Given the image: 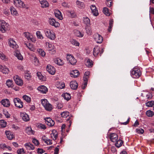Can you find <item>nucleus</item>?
Wrapping results in <instances>:
<instances>
[{
	"instance_id": "f257e3e1",
	"label": "nucleus",
	"mask_w": 154,
	"mask_h": 154,
	"mask_svg": "<svg viewBox=\"0 0 154 154\" xmlns=\"http://www.w3.org/2000/svg\"><path fill=\"white\" fill-rule=\"evenodd\" d=\"M9 29V25L8 23L4 20H0V30L2 32H5Z\"/></svg>"
},
{
	"instance_id": "f03ea898",
	"label": "nucleus",
	"mask_w": 154,
	"mask_h": 154,
	"mask_svg": "<svg viewBox=\"0 0 154 154\" xmlns=\"http://www.w3.org/2000/svg\"><path fill=\"white\" fill-rule=\"evenodd\" d=\"M131 75L133 78H138L141 75L140 69L137 67H135L131 71Z\"/></svg>"
},
{
	"instance_id": "7ed1b4c3",
	"label": "nucleus",
	"mask_w": 154,
	"mask_h": 154,
	"mask_svg": "<svg viewBox=\"0 0 154 154\" xmlns=\"http://www.w3.org/2000/svg\"><path fill=\"white\" fill-rule=\"evenodd\" d=\"M41 103L46 110L51 111L53 109L52 106L48 102L47 99L42 100Z\"/></svg>"
},
{
	"instance_id": "20e7f679",
	"label": "nucleus",
	"mask_w": 154,
	"mask_h": 154,
	"mask_svg": "<svg viewBox=\"0 0 154 154\" xmlns=\"http://www.w3.org/2000/svg\"><path fill=\"white\" fill-rule=\"evenodd\" d=\"M44 31L46 36L51 40H54L55 38V35L53 31L50 29H46Z\"/></svg>"
},
{
	"instance_id": "39448f33",
	"label": "nucleus",
	"mask_w": 154,
	"mask_h": 154,
	"mask_svg": "<svg viewBox=\"0 0 154 154\" xmlns=\"http://www.w3.org/2000/svg\"><path fill=\"white\" fill-rule=\"evenodd\" d=\"M66 58L68 63L72 65H75L77 62L76 59L71 54H67Z\"/></svg>"
},
{
	"instance_id": "423d86ee",
	"label": "nucleus",
	"mask_w": 154,
	"mask_h": 154,
	"mask_svg": "<svg viewBox=\"0 0 154 154\" xmlns=\"http://www.w3.org/2000/svg\"><path fill=\"white\" fill-rule=\"evenodd\" d=\"M14 3L17 7L18 8H25V5L21 0H13Z\"/></svg>"
},
{
	"instance_id": "0eeeda50",
	"label": "nucleus",
	"mask_w": 154,
	"mask_h": 154,
	"mask_svg": "<svg viewBox=\"0 0 154 154\" xmlns=\"http://www.w3.org/2000/svg\"><path fill=\"white\" fill-rule=\"evenodd\" d=\"M14 102L16 106L21 108L23 107V103L19 98H15L14 99Z\"/></svg>"
},
{
	"instance_id": "6e6552de",
	"label": "nucleus",
	"mask_w": 154,
	"mask_h": 154,
	"mask_svg": "<svg viewBox=\"0 0 154 154\" xmlns=\"http://www.w3.org/2000/svg\"><path fill=\"white\" fill-rule=\"evenodd\" d=\"M93 38L97 43H101L103 41L102 36L98 33L95 34L93 35Z\"/></svg>"
},
{
	"instance_id": "1a4fd4ad",
	"label": "nucleus",
	"mask_w": 154,
	"mask_h": 154,
	"mask_svg": "<svg viewBox=\"0 0 154 154\" xmlns=\"http://www.w3.org/2000/svg\"><path fill=\"white\" fill-rule=\"evenodd\" d=\"M8 40V44L11 48L14 49H17L18 48L17 45L13 39L10 38Z\"/></svg>"
},
{
	"instance_id": "9d476101",
	"label": "nucleus",
	"mask_w": 154,
	"mask_h": 154,
	"mask_svg": "<svg viewBox=\"0 0 154 154\" xmlns=\"http://www.w3.org/2000/svg\"><path fill=\"white\" fill-rule=\"evenodd\" d=\"M45 120V123L50 127L53 126L55 124L54 121L50 118H46Z\"/></svg>"
},
{
	"instance_id": "9b49d317",
	"label": "nucleus",
	"mask_w": 154,
	"mask_h": 154,
	"mask_svg": "<svg viewBox=\"0 0 154 154\" xmlns=\"http://www.w3.org/2000/svg\"><path fill=\"white\" fill-rule=\"evenodd\" d=\"M46 69L48 72L51 75L54 74L55 72V68L50 65H48L47 66Z\"/></svg>"
},
{
	"instance_id": "f8f14e48",
	"label": "nucleus",
	"mask_w": 154,
	"mask_h": 154,
	"mask_svg": "<svg viewBox=\"0 0 154 154\" xmlns=\"http://www.w3.org/2000/svg\"><path fill=\"white\" fill-rule=\"evenodd\" d=\"M109 137L110 140L113 142L116 141L118 138L117 135L114 133H112L109 136Z\"/></svg>"
},
{
	"instance_id": "ddd939ff",
	"label": "nucleus",
	"mask_w": 154,
	"mask_h": 154,
	"mask_svg": "<svg viewBox=\"0 0 154 154\" xmlns=\"http://www.w3.org/2000/svg\"><path fill=\"white\" fill-rule=\"evenodd\" d=\"M14 79L15 83L18 85L21 86L23 84V80L18 75L14 76Z\"/></svg>"
},
{
	"instance_id": "4468645a",
	"label": "nucleus",
	"mask_w": 154,
	"mask_h": 154,
	"mask_svg": "<svg viewBox=\"0 0 154 154\" xmlns=\"http://www.w3.org/2000/svg\"><path fill=\"white\" fill-rule=\"evenodd\" d=\"M49 22L50 24L55 27H58L60 26L59 23L53 18L49 19Z\"/></svg>"
},
{
	"instance_id": "2eb2a0df",
	"label": "nucleus",
	"mask_w": 154,
	"mask_h": 154,
	"mask_svg": "<svg viewBox=\"0 0 154 154\" xmlns=\"http://www.w3.org/2000/svg\"><path fill=\"white\" fill-rule=\"evenodd\" d=\"M37 89L41 93L43 94H46L48 91V88L46 87L44 85H42L38 87L37 88Z\"/></svg>"
},
{
	"instance_id": "dca6fc26",
	"label": "nucleus",
	"mask_w": 154,
	"mask_h": 154,
	"mask_svg": "<svg viewBox=\"0 0 154 154\" xmlns=\"http://www.w3.org/2000/svg\"><path fill=\"white\" fill-rule=\"evenodd\" d=\"M24 45L28 48L30 51H34L35 49L33 45L30 43L28 42H24Z\"/></svg>"
},
{
	"instance_id": "f3484780",
	"label": "nucleus",
	"mask_w": 154,
	"mask_h": 154,
	"mask_svg": "<svg viewBox=\"0 0 154 154\" xmlns=\"http://www.w3.org/2000/svg\"><path fill=\"white\" fill-rule=\"evenodd\" d=\"M20 116L23 120L24 121L27 122L29 120V116L25 113H20Z\"/></svg>"
},
{
	"instance_id": "a211bd4d",
	"label": "nucleus",
	"mask_w": 154,
	"mask_h": 154,
	"mask_svg": "<svg viewBox=\"0 0 154 154\" xmlns=\"http://www.w3.org/2000/svg\"><path fill=\"white\" fill-rule=\"evenodd\" d=\"M91 9L93 15L96 16L98 14V12L97 10L95 5H92L91 6Z\"/></svg>"
},
{
	"instance_id": "6ab92c4d",
	"label": "nucleus",
	"mask_w": 154,
	"mask_h": 154,
	"mask_svg": "<svg viewBox=\"0 0 154 154\" xmlns=\"http://www.w3.org/2000/svg\"><path fill=\"white\" fill-rule=\"evenodd\" d=\"M70 86L72 89L76 90L78 87V84L76 81H72L70 82Z\"/></svg>"
},
{
	"instance_id": "aec40b11",
	"label": "nucleus",
	"mask_w": 154,
	"mask_h": 154,
	"mask_svg": "<svg viewBox=\"0 0 154 154\" xmlns=\"http://www.w3.org/2000/svg\"><path fill=\"white\" fill-rule=\"evenodd\" d=\"M1 103L4 106L8 107L10 106V103L8 100L5 99L1 101Z\"/></svg>"
},
{
	"instance_id": "412c9836",
	"label": "nucleus",
	"mask_w": 154,
	"mask_h": 154,
	"mask_svg": "<svg viewBox=\"0 0 154 154\" xmlns=\"http://www.w3.org/2000/svg\"><path fill=\"white\" fill-rule=\"evenodd\" d=\"M79 74V71L77 70H75L72 71L70 73V75L72 77L76 78L77 77Z\"/></svg>"
},
{
	"instance_id": "4be33fe9",
	"label": "nucleus",
	"mask_w": 154,
	"mask_h": 154,
	"mask_svg": "<svg viewBox=\"0 0 154 154\" xmlns=\"http://www.w3.org/2000/svg\"><path fill=\"white\" fill-rule=\"evenodd\" d=\"M85 65L88 67H91L93 66V62L91 60L87 58L85 59Z\"/></svg>"
},
{
	"instance_id": "5701e85b",
	"label": "nucleus",
	"mask_w": 154,
	"mask_h": 154,
	"mask_svg": "<svg viewBox=\"0 0 154 154\" xmlns=\"http://www.w3.org/2000/svg\"><path fill=\"white\" fill-rule=\"evenodd\" d=\"M39 2L42 8H47L49 5L48 3L46 0H40Z\"/></svg>"
},
{
	"instance_id": "b1692460",
	"label": "nucleus",
	"mask_w": 154,
	"mask_h": 154,
	"mask_svg": "<svg viewBox=\"0 0 154 154\" xmlns=\"http://www.w3.org/2000/svg\"><path fill=\"white\" fill-rule=\"evenodd\" d=\"M54 14L55 17L60 20H62L63 19V17L61 14V13L60 11L58 10H56L54 11Z\"/></svg>"
},
{
	"instance_id": "393cba45",
	"label": "nucleus",
	"mask_w": 154,
	"mask_h": 154,
	"mask_svg": "<svg viewBox=\"0 0 154 154\" xmlns=\"http://www.w3.org/2000/svg\"><path fill=\"white\" fill-rule=\"evenodd\" d=\"M0 71L3 73L8 74L9 72L8 69L6 68L5 66H2L0 65Z\"/></svg>"
},
{
	"instance_id": "a878e982",
	"label": "nucleus",
	"mask_w": 154,
	"mask_h": 154,
	"mask_svg": "<svg viewBox=\"0 0 154 154\" xmlns=\"http://www.w3.org/2000/svg\"><path fill=\"white\" fill-rule=\"evenodd\" d=\"M93 55L95 57H97L100 52V47L98 46L95 47L93 49Z\"/></svg>"
},
{
	"instance_id": "bb28decb",
	"label": "nucleus",
	"mask_w": 154,
	"mask_h": 154,
	"mask_svg": "<svg viewBox=\"0 0 154 154\" xmlns=\"http://www.w3.org/2000/svg\"><path fill=\"white\" fill-rule=\"evenodd\" d=\"M42 140L48 145H50L52 144V140L46 138L45 136L42 137Z\"/></svg>"
},
{
	"instance_id": "cd10ccee",
	"label": "nucleus",
	"mask_w": 154,
	"mask_h": 154,
	"mask_svg": "<svg viewBox=\"0 0 154 154\" xmlns=\"http://www.w3.org/2000/svg\"><path fill=\"white\" fill-rule=\"evenodd\" d=\"M52 132V133L51 134V137L53 140H55L57 137V133L55 130H53Z\"/></svg>"
},
{
	"instance_id": "c85d7f7f",
	"label": "nucleus",
	"mask_w": 154,
	"mask_h": 154,
	"mask_svg": "<svg viewBox=\"0 0 154 154\" xmlns=\"http://www.w3.org/2000/svg\"><path fill=\"white\" fill-rule=\"evenodd\" d=\"M26 132L28 134H34L35 131L32 130L31 127H28L26 128Z\"/></svg>"
},
{
	"instance_id": "c756f323",
	"label": "nucleus",
	"mask_w": 154,
	"mask_h": 154,
	"mask_svg": "<svg viewBox=\"0 0 154 154\" xmlns=\"http://www.w3.org/2000/svg\"><path fill=\"white\" fill-rule=\"evenodd\" d=\"M56 86L57 88L61 89L64 88L65 85L63 82H57Z\"/></svg>"
},
{
	"instance_id": "7c9ffc66",
	"label": "nucleus",
	"mask_w": 154,
	"mask_h": 154,
	"mask_svg": "<svg viewBox=\"0 0 154 154\" xmlns=\"http://www.w3.org/2000/svg\"><path fill=\"white\" fill-rule=\"evenodd\" d=\"M54 62L55 63L60 66L64 64L63 61L61 59L58 58L54 59Z\"/></svg>"
},
{
	"instance_id": "2f4dec72",
	"label": "nucleus",
	"mask_w": 154,
	"mask_h": 154,
	"mask_svg": "<svg viewBox=\"0 0 154 154\" xmlns=\"http://www.w3.org/2000/svg\"><path fill=\"white\" fill-rule=\"evenodd\" d=\"M5 133L7 137L9 140H11L14 137V136L11 134L10 131H6Z\"/></svg>"
},
{
	"instance_id": "473e14b6",
	"label": "nucleus",
	"mask_w": 154,
	"mask_h": 154,
	"mask_svg": "<svg viewBox=\"0 0 154 154\" xmlns=\"http://www.w3.org/2000/svg\"><path fill=\"white\" fill-rule=\"evenodd\" d=\"M62 96L64 99L67 101L69 100L71 98L70 94L67 93L63 94Z\"/></svg>"
},
{
	"instance_id": "72a5a7b5",
	"label": "nucleus",
	"mask_w": 154,
	"mask_h": 154,
	"mask_svg": "<svg viewBox=\"0 0 154 154\" xmlns=\"http://www.w3.org/2000/svg\"><path fill=\"white\" fill-rule=\"evenodd\" d=\"M26 148L28 150H33L34 149L35 147L34 146L30 143H26L25 144Z\"/></svg>"
},
{
	"instance_id": "f704fd0d",
	"label": "nucleus",
	"mask_w": 154,
	"mask_h": 154,
	"mask_svg": "<svg viewBox=\"0 0 154 154\" xmlns=\"http://www.w3.org/2000/svg\"><path fill=\"white\" fill-rule=\"evenodd\" d=\"M10 10L11 11V14L12 15L16 16L18 15V14L17 11L13 7H11Z\"/></svg>"
},
{
	"instance_id": "c9c22d12",
	"label": "nucleus",
	"mask_w": 154,
	"mask_h": 154,
	"mask_svg": "<svg viewBox=\"0 0 154 154\" xmlns=\"http://www.w3.org/2000/svg\"><path fill=\"white\" fill-rule=\"evenodd\" d=\"M14 55L17 58V59L19 60H22L23 59V56L21 55L19 51H16L15 52Z\"/></svg>"
},
{
	"instance_id": "e433bc0d",
	"label": "nucleus",
	"mask_w": 154,
	"mask_h": 154,
	"mask_svg": "<svg viewBox=\"0 0 154 154\" xmlns=\"http://www.w3.org/2000/svg\"><path fill=\"white\" fill-rule=\"evenodd\" d=\"M74 33L75 35L79 37H82L84 35L83 33H82L80 31L77 30H75L74 31Z\"/></svg>"
},
{
	"instance_id": "4c0bfd02",
	"label": "nucleus",
	"mask_w": 154,
	"mask_h": 154,
	"mask_svg": "<svg viewBox=\"0 0 154 154\" xmlns=\"http://www.w3.org/2000/svg\"><path fill=\"white\" fill-rule=\"evenodd\" d=\"M84 23L87 26L90 25V19L88 17H84L83 19Z\"/></svg>"
},
{
	"instance_id": "58836bf2",
	"label": "nucleus",
	"mask_w": 154,
	"mask_h": 154,
	"mask_svg": "<svg viewBox=\"0 0 154 154\" xmlns=\"http://www.w3.org/2000/svg\"><path fill=\"white\" fill-rule=\"evenodd\" d=\"M46 47L47 48V50L49 51H51L54 48V46L51 44L49 43L48 42H46Z\"/></svg>"
},
{
	"instance_id": "ea45409f",
	"label": "nucleus",
	"mask_w": 154,
	"mask_h": 154,
	"mask_svg": "<svg viewBox=\"0 0 154 154\" xmlns=\"http://www.w3.org/2000/svg\"><path fill=\"white\" fill-rule=\"evenodd\" d=\"M76 4L79 8H84V5L83 2H80L79 0L76 1Z\"/></svg>"
},
{
	"instance_id": "a19ab883",
	"label": "nucleus",
	"mask_w": 154,
	"mask_h": 154,
	"mask_svg": "<svg viewBox=\"0 0 154 154\" xmlns=\"http://www.w3.org/2000/svg\"><path fill=\"white\" fill-rule=\"evenodd\" d=\"M103 12L107 16H109L110 15L109 10L106 7H104L103 8Z\"/></svg>"
},
{
	"instance_id": "79ce46f5",
	"label": "nucleus",
	"mask_w": 154,
	"mask_h": 154,
	"mask_svg": "<svg viewBox=\"0 0 154 154\" xmlns=\"http://www.w3.org/2000/svg\"><path fill=\"white\" fill-rule=\"evenodd\" d=\"M116 143L115 144L116 146L118 148H119L122 146L123 142L121 140H119L116 141Z\"/></svg>"
},
{
	"instance_id": "37998d69",
	"label": "nucleus",
	"mask_w": 154,
	"mask_h": 154,
	"mask_svg": "<svg viewBox=\"0 0 154 154\" xmlns=\"http://www.w3.org/2000/svg\"><path fill=\"white\" fill-rule=\"evenodd\" d=\"M7 125V123L4 120H0V128H5Z\"/></svg>"
},
{
	"instance_id": "c03bdc74",
	"label": "nucleus",
	"mask_w": 154,
	"mask_h": 154,
	"mask_svg": "<svg viewBox=\"0 0 154 154\" xmlns=\"http://www.w3.org/2000/svg\"><path fill=\"white\" fill-rule=\"evenodd\" d=\"M147 116L149 117H152L154 115V112L150 110L147 111L146 112Z\"/></svg>"
},
{
	"instance_id": "a18cd8bd",
	"label": "nucleus",
	"mask_w": 154,
	"mask_h": 154,
	"mask_svg": "<svg viewBox=\"0 0 154 154\" xmlns=\"http://www.w3.org/2000/svg\"><path fill=\"white\" fill-rule=\"evenodd\" d=\"M25 78L27 80H29L31 78V75L29 72H25V74L24 75Z\"/></svg>"
},
{
	"instance_id": "49530a36",
	"label": "nucleus",
	"mask_w": 154,
	"mask_h": 154,
	"mask_svg": "<svg viewBox=\"0 0 154 154\" xmlns=\"http://www.w3.org/2000/svg\"><path fill=\"white\" fill-rule=\"evenodd\" d=\"M69 112L67 111L63 112L61 113L62 117L66 118L69 115Z\"/></svg>"
},
{
	"instance_id": "de8ad7c7",
	"label": "nucleus",
	"mask_w": 154,
	"mask_h": 154,
	"mask_svg": "<svg viewBox=\"0 0 154 154\" xmlns=\"http://www.w3.org/2000/svg\"><path fill=\"white\" fill-rule=\"evenodd\" d=\"M113 19L109 21V26L108 29V31L110 32L112 30V28L113 26Z\"/></svg>"
},
{
	"instance_id": "09e8293b",
	"label": "nucleus",
	"mask_w": 154,
	"mask_h": 154,
	"mask_svg": "<svg viewBox=\"0 0 154 154\" xmlns=\"http://www.w3.org/2000/svg\"><path fill=\"white\" fill-rule=\"evenodd\" d=\"M36 36L38 38L40 39H43V37L42 34L41 33V32L39 31H37L36 32Z\"/></svg>"
},
{
	"instance_id": "8fccbe9b",
	"label": "nucleus",
	"mask_w": 154,
	"mask_h": 154,
	"mask_svg": "<svg viewBox=\"0 0 154 154\" xmlns=\"http://www.w3.org/2000/svg\"><path fill=\"white\" fill-rule=\"evenodd\" d=\"M85 30L87 34L89 35H91V34L92 31L90 27L87 26L85 28Z\"/></svg>"
},
{
	"instance_id": "3c124183",
	"label": "nucleus",
	"mask_w": 154,
	"mask_h": 154,
	"mask_svg": "<svg viewBox=\"0 0 154 154\" xmlns=\"http://www.w3.org/2000/svg\"><path fill=\"white\" fill-rule=\"evenodd\" d=\"M33 58L32 61L34 64L35 66L38 65L39 61L37 58L36 57H33Z\"/></svg>"
},
{
	"instance_id": "603ef678",
	"label": "nucleus",
	"mask_w": 154,
	"mask_h": 154,
	"mask_svg": "<svg viewBox=\"0 0 154 154\" xmlns=\"http://www.w3.org/2000/svg\"><path fill=\"white\" fill-rule=\"evenodd\" d=\"M112 0H106V4L107 6L108 7H111L112 5Z\"/></svg>"
},
{
	"instance_id": "864d4df0",
	"label": "nucleus",
	"mask_w": 154,
	"mask_h": 154,
	"mask_svg": "<svg viewBox=\"0 0 154 154\" xmlns=\"http://www.w3.org/2000/svg\"><path fill=\"white\" fill-rule=\"evenodd\" d=\"M146 106L148 107H152L154 105V101L152 100L146 103Z\"/></svg>"
},
{
	"instance_id": "5fc2aeb1",
	"label": "nucleus",
	"mask_w": 154,
	"mask_h": 154,
	"mask_svg": "<svg viewBox=\"0 0 154 154\" xmlns=\"http://www.w3.org/2000/svg\"><path fill=\"white\" fill-rule=\"evenodd\" d=\"M23 98L24 100L27 102H29L31 101V98L28 96L25 95L23 96Z\"/></svg>"
},
{
	"instance_id": "6e6d98bb",
	"label": "nucleus",
	"mask_w": 154,
	"mask_h": 154,
	"mask_svg": "<svg viewBox=\"0 0 154 154\" xmlns=\"http://www.w3.org/2000/svg\"><path fill=\"white\" fill-rule=\"evenodd\" d=\"M71 42L72 44L76 46H79V43L75 39H72L71 40Z\"/></svg>"
},
{
	"instance_id": "4d7b16f0",
	"label": "nucleus",
	"mask_w": 154,
	"mask_h": 154,
	"mask_svg": "<svg viewBox=\"0 0 154 154\" xmlns=\"http://www.w3.org/2000/svg\"><path fill=\"white\" fill-rule=\"evenodd\" d=\"M6 84L9 87H11L13 85L12 81L11 80H8L6 81Z\"/></svg>"
},
{
	"instance_id": "13d9d810",
	"label": "nucleus",
	"mask_w": 154,
	"mask_h": 154,
	"mask_svg": "<svg viewBox=\"0 0 154 154\" xmlns=\"http://www.w3.org/2000/svg\"><path fill=\"white\" fill-rule=\"evenodd\" d=\"M38 127L39 128L43 129L44 130L46 128V127L45 125L40 123L38 125Z\"/></svg>"
},
{
	"instance_id": "bf43d9fd",
	"label": "nucleus",
	"mask_w": 154,
	"mask_h": 154,
	"mask_svg": "<svg viewBox=\"0 0 154 154\" xmlns=\"http://www.w3.org/2000/svg\"><path fill=\"white\" fill-rule=\"evenodd\" d=\"M3 113L5 116L7 118H8L10 117V115L8 111L6 110H4L3 111Z\"/></svg>"
},
{
	"instance_id": "052dcab7",
	"label": "nucleus",
	"mask_w": 154,
	"mask_h": 154,
	"mask_svg": "<svg viewBox=\"0 0 154 154\" xmlns=\"http://www.w3.org/2000/svg\"><path fill=\"white\" fill-rule=\"evenodd\" d=\"M37 76L40 80H43V76L42 75L40 72H37Z\"/></svg>"
},
{
	"instance_id": "680f3d73",
	"label": "nucleus",
	"mask_w": 154,
	"mask_h": 154,
	"mask_svg": "<svg viewBox=\"0 0 154 154\" xmlns=\"http://www.w3.org/2000/svg\"><path fill=\"white\" fill-rule=\"evenodd\" d=\"M56 104L57 108L58 109H61L63 107V105L60 102H57Z\"/></svg>"
},
{
	"instance_id": "e2e57ef3",
	"label": "nucleus",
	"mask_w": 154,
	"mask_h": 154,
	"mask_svg": "<svg viewBox=\"0 0 154 154\" xmlns=\"http://www.w3.org/2000/svg\"><path fill=\"white\" fill-rule=\"evenodd\" d=\"M136 130L137 132L140 134H142L144 132V130L142 128H137Z\"/></svg>"
},
{
	"instance_id": "0e129e2a",
	"label": "nucleus",
	"mask_w": 154,
	"mask_h": 154,
	"mask_svg": "<svg viewBox=\"0 0 154 154\" xmlns=\"http://www.w3.org/2000/svg\"><path fill=\"white\" fill-rule=\"evenodd\" d=\"M18 154H24L25 152L23 148L19 149L17 151Z\"/></svg>"
},
{
	"instance_id": "69168bd1",
	"label": "nucleus",
	"mask_w": 154,
	"mask_h": 154,
	"mask_svg": "<svg viewBox=\"0 0 154 154\" xmlns=\"http://www.w3.org/2000/svg\"><path fill=\"white\" fill-rule=\"evenodd\" d=\"M25 36L27 38L28 40L29 38V37H30L31 35L29 33L27 32H25L24 33Z\"/></svg>"
},
{
	"instance_id": "338daca9",
	"label": "nucleus",
	"mask_w": 154,
	"mask_h": 154,
	"mask_svg": "<svg viewBox=\"0 0 154 154\" xmlns=\"http://www.w3.org/2000/svg\"><path fill=\"white\" fill-rule=\"evenodd\" d=\"M32 142L36 146H38L39 144L38 140L35 139H33L32 140Z\"/></svg>"
},
{
	"instance_id": "774afa93",
	"label": "nucleus",
	"mask_w": 154,
	"mask_h": 154,
	"mask_svg": "<svg viewBox=\"0 0 154 154\" xmlns=\"http://www.w3.org/2000/svg\"><path fill=\"white\" fill-rule=\"evenodd\" d=\"M0 57L2 60H4L6 59L5 55L2 52H0Z\"/></svg>"
}]
</instances>
